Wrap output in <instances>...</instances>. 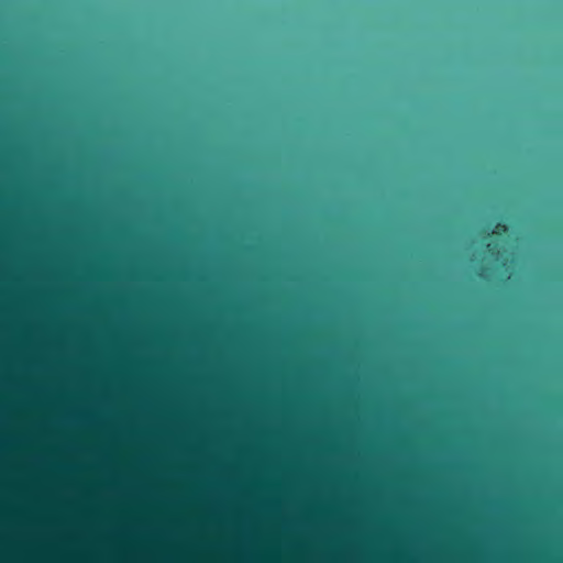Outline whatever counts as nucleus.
I'll return each instance as SVG.
<instances>
[{
	"label": "nucleus",
	"instance_id": "obj_1",
	"mask_svg": "<svg viewBox=\"0 0 563 563\" xmlns=\"http://www.w3.org/2000/svg\"><path fill=\"white\" fill-rule=\"evenodd\" d=\"M36 124H40V114H36ZM40 198V186L37 185V199ZM40 227V212L37 211V228ZM40 244V232L37 231V245ZM40 267V261L37 260V268ZM40 309V286L37 285V310ZM40 332V323L37 322V333ZM37 342L40 339L37 338Z\"/></svg>",
	"mask_w": 563,
	"mask_h": 563
},
{
	"label": "nucleus",
	"instance_id": "obj_2",
	"mask_svg": "<svg viewBox=\"0 0 563 563\" xmlns=\"http://www.w3.org/2000/svg\"><path fill=\"white\" fill-rule=\"evenodd\" d=\"M36 124H40V114H36ZM40 198V186L37 185V199ZM40 227V212L37 211V228ZM40 244V232L37 231V245ZM40 261L37 260V268ZM40 309V286L37 285V310ZM40 332V323L37 322V333Z\"/></svg>",
	"mask_w": 563,
	"mask_h": 563
},
{
	"label": "nucleus",
	"instance_id": "obj_3",
	"mask_svg": "<svg viewBox=\"0 0 563 563\" xmlns=\"http://www.w3.org/2000/svg\"><path fill=\"white\" fill-rule=\"evenodd\" d=\"M36 124H40V114H36ZM40 198V186L37 185V199ZM40 227V212L37 211V228ZM40 244V232L37 231V245ZM40 261L37 260V268ZM40 309V286L37 285V310ZM40 332V323L37 322V333Z\"/></svg>",
	"mask_w": 563,
	"mask_h": 563
},
{
	"label": "nucleus",
	"instance_id": "obj_4",
	"mask_svg": "<svg viewBox=\"0 0 563 563\" xmlns=\"http://www.w3.org/2000/svg\"><path fill=\"white\" fill-rule=\"evenodd\" d=\"M36 124H40V114H36ZM40 198V186L37 185V199ZM40 227V212L37 211V228ZM40 244V232L37 231V245ZM40 261L37 260V268ZM40 309V286L37 285V310ZM40 332V323L37 322V333Z\"/></svg>",
	"mask_w": 563,
	"mask_h": 563
},
{
	"label": "nucleus",
	"instance_id": "obj_5",
	"mask_svg": "<svg viewBox=\"0 0 563 563\" xmlns=\"http://www.w3.org/2000/svg\"><path fill=\"white\" fill-rule=\"evenodd\" d=\"M495 228H496V233H498V234L506 232V230H507V227L503 223H497Z\"/></svg>",
	"mask_w": 563,
	"mask_h": 563
},
{
	"label": "nucleus",
	"instance_id": "obj_6",
	"mask_svg": "<svg viewBox=\"0 0 563 563\" xmlns=\"http://www.w3.org/2000/svg\"><path fill=\"white\" fill-rule=\"evenodd\" d=\"M487 247H488V251H489L492 254H495V250H496L497 245H494V246L492 247V245H490V244H487Z\"/></svg>",
	"mask_w": 563,
	"mask_h": 563
}]
</instances>
